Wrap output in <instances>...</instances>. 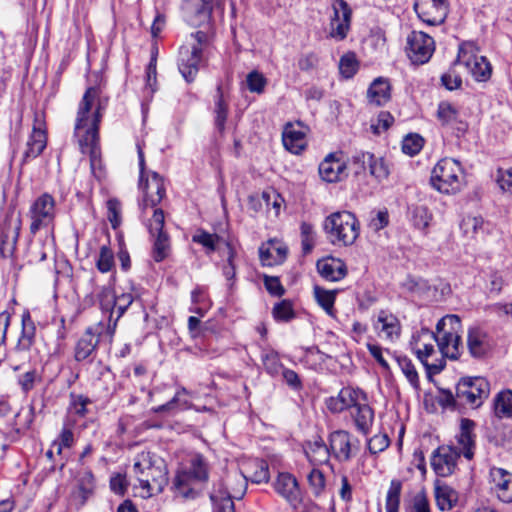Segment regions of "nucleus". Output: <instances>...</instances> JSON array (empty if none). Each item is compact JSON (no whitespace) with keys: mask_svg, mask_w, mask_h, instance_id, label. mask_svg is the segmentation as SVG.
<instances>
[{"mask_svg":"<svg viewBox=\"0 0 512 512\" xmlns=\"http://www.w3.org/2000/svg\"><path fill=\"white\" fill-rule=\"evenodd\" d=\"M107 101L100 98V90L89 87L84 93L77 111L74 136L79 146L99 140V127Z\"/></svg>","mask_w":512,"mask_h":512,"instance_id":"1","label":"nucleus"},{"mask_svg":"<svg viewBox=\"0 0 512 512\" xmlns=\"http://www.w3.org/2000/svg\"><path fill=\"white\" fill-rule=\"evenodd\" d=\"M132 470L138 482L133 486L135 495L143 499L162 493L168 484L166 466L163 463L153 462L150 453L139 454Z\"/></svg>","mask_w":512,"mask_h":512,"instance_id":"2","label":"nucleus"},{"mask_svg":"<svg viewBox=\"0 0 512 512\" xmlns=\"http://www.w3.org/2000/svg\"><path fill=\"white\" fill-rule=\"evenodd\" d=\"M246 489V478L237 472L214 481L209 493L213 512H235L234 500L242 499Z\"/></svg>","mask_w":512,"mask_h":512,"instance_id":"3","label":"nucleus"},{"mask_svg":"<svg viewBox=\"0 0 512 512\" xmlns=\"http://www.w3.org/2000/svg\"><path fill=\"white\" fill-rule=\"evenodd\" d=\"M208 480V464L200 454L192 456L188 469L178 471L173 489L183 499H195L200 495V485Z\"/></svg>","mask_w":512,"mask_h":512,"instance_id":"4","label":"nucleus"},{"mask_svg":"<svg viewBox=\"0 0 512 512\" xmlns=\"http://www.w3.org/2000/svg\"><path fill=\"white\" fill-rule=\"evenodd\" d=\"M327 238L333 245L350 246L359 236L360 225L349 211H338L325 218L323 224Z\"/></svg>","mask_w":512,"mask_h":512,"instance_id":"5","label":"nucleus"},{"mask_svg":"<svg viewBox=\"0 0 512 512\" xmlns=\"http://www.w3.org/2000/svg\"><path fill=\"white\" fill-rule=\"evenodd\" d=\"M191 37L193 42L180 48L178 61L179 71L187 82L195 79L209 44L208 34L203 30L191 34Z\"/></svg>","mask_w":512,"mask_h":512,"instance_id":"6","label":"nucleus"},{"mask_svg":"<svg viewBox=\"0 0 512 512\" xmlns=\"http://www.w3.org/2000/svg\"><path fill=\"white\" fill-rule=\"evenodd\" d=\"M463 181L462 167L455 159L443 158L432 169L430 183L440 193H457L461 190Z\"/></svg>","mask_w":512,"mask_h":512,"instance_id":"7","label":"nucleus"},{"mask_svg":"<svg viewBox=\"0 0 512 512\" xmlns=\"http://www.w3.org/2000/svg\"><path fill=\"white\" fill-rule=\"evenodd\" d=\"M435 344L438 345L437 333L426 328L414 333L410 342L413 352L427 371L438 374L444 369L445 360L442 357L435 358Z\"/></svg>","mask_w":512,"mask_h":512,"instance_id":"8","label":"nucleus"},{"mask_svg":"<svg viewBox=\"0 0 512 512\" xmlns=\"http://www.w3.org/2000/svg\"><path fill=\"white\" fill-rule=\"evenodd\" d=\"M460 327L461 321L457 315H446L438 321L436 333L438 349L442 358L457 359L459 357L461 343Z\"/></svg>","mask_w":512,"mask_h":512,"instance_id":"9","label":"nucleus"},{"mask_svg":"<svg viewBox=\"0 0 512 512\" xmlns=\"http://www.w3.org/2000/svg\"><path fill=\"white\" fill-rule=\"evenodd\" d=\"M28 217L30 219L29 231L35 235L40 230L53 231L56 217V202L52 195L43 193L31 204Z\"/></svg>","mask_w":512,"mask_h":512,"instance_id":"10","label":"nucleus"},{"mask_svg":"<svg viewBox=\"0 0 512 512\" xmlns=\"http://www.w3.org/2000/svg\"><path fill=\"white\" fill-rule=\"evenodd\" d=\"M456 63L463 65L478 82H485L491 77V64L486 57L479 55L478 48L472 42L460 45Z\"/></svg>","mask_w":512,"mask_h":512,"instance_id":"11","label":"nucleus"},{"mask_svg":"<svg viewBox=\"0 0 512 512\" xmlns=\"http://www.w3.org/2000/svg\"><path fill=\"white\" fill-rule=\"evenodd\" d=\"M490 392L489 382L483 377L463 378L456 386V397L460 405L477 408Z\"/></svg>","mask_w":512,"mask_h":512,"instance_id":"12","label":"nucleus"},{"mask_svg":"<svg viewBox=\"0 0 512 512\" xmlns=\"http://www.w3.org/2000/svg\"><path fill=\"white\" fill-rule=\"evenodd\" d=\"M164 223L162 209L153 210V215L145 220V225L153 238L152 257L156 262L166 259L171 251L169 235L163 230Z\"/></svg>","mask_w":512,"mask_h":512,"instance_id":"13","label":"nucleus"},{"mask_svg":"<svg viewBox=\"0 0 512 512\" xmlns=\"http://www.w3.org/2000/svg\"><path fill=\"white\" fill-rule=\"evenodd\" d=\"M144 178L145 176H140L139 187L143 192L142 216L147 219L153 215V210L157 209L156 206L165 196V188L162 177L156 172H151Z\"/></svg>","mask_w":512,"mask_h":512,"instance_id":"14","label":"nucleus"},{"mask_svg":"<svg viewBox=\"0 0 512 512\" xmlns=\"http://www.w3.org/2000/svg\"><path fill=\"white\" fill-rule=\"evenodd\" d=\"M435 50L432 37L422 31H412L407 37L406 53L413 64L429 61Z\"/></svg>","mask_w":512,"mask_h":512,"instance_id":"15","label":"nucleus"},{"mask_svg":"<svg viewBox=\"0 0 512 512\" xmlns=\"http://www.w3.org/2000/svg\"><path fill=\"white\" fill-rule=\"evenodd\" d=\"M104 340L108 341L104 323L99 322L95 326L87 328L76 343L75 360L81 362L88 359L95 352L99 342Z\"/></svg>","mask_w":512,"mask_h":512,"instance_id":"16","label":"nucleus"},{"mask_svg":"<svg viewBox=\"0 0 512 512\" xmlns=\"http://www.w3.org/2000/svg\"><path fill=\"white\" fill-rule=\"evenodd\" d=\"M329 445L331 453L340 462L349 461L360 449L359 440L344 430L332 432L329 437Z\"/></svg>","mask_w":512,"mask_h":512,"instance_id":"17","label":"nucleus"},{"mask_svg":"<svg viewBox=\"0 0 512 512\" xmlns=\"http://www.w3.org/2000/svg\"><path fill=\"white\" fill-rule=\"evenodd\" d=\"M22 220L19 214L7 213L0 224V251L3 255H12L16 249Z\"/></svg>","mask_w":512,"mask_h":512,"instance_id":"18","label":"nucleus"},{"mask_svg":"<svg viewBox=\"0 0 512 512\" xmlns=\"http://www.w3.org/2000/svg\"><path fill=\"white\" fill-rule=\"evenodd\" d=\"M47 145V134L45 129L44 115L36 112L34 114L32 132L26 142V148L23 152L22 162H28L37 158Z\"/></svg>","mask_w":512,"mask_h":512,"instance_id":"19","label":"nucleus"},{"mask_svg":"<svg viewBox=\"0 0 512 512\" xmlns=\"http://www.w3.org/2000/svg\"><path fill=\"white\" fill-rule=\"evenodd\" d=\"M414 9L419 18L429 25L443 23L448 13L446 0H416Z\"/></svg>","mask_w":512,"mask_h":512,"instance_id":"20","label":"nucleus"},{"mask_svg":"<svg viewBox=\"0 0 512 512\" xmlns=\"http://www.w3.org/2000/svg\"><path fill=\"white\" fill-rule=\"evenodd\" d=\"M459 457L456 447L440 446L432 454L431 466L438 476L447 477L455 471Z\"/></svg>","mask_w":512,"mask_h":512,"instance_id":"21","label":"nucleus"},{"mask_svg":"<svg viewBox=\"0 0 512 512\" xmlns=\"http://www.w3.org/2000/svg\"><path fill=\"white\" fill-rule=\"evenodd\" d=\"M275 491L293 508H298L302 502V493L298 480L288 472L279 473L274 481Z\"/></svg>","mask_w":512,"mask_h":512,"instance_id":"22","label":"nucleus"},{"mask_svg":"<svg viewBox=\"0 0 512 512\" xmlns=\"http://www.w3.org/2000/svg\"><path fill=\"white\" fill-rule=\"evenodd\" d=\"M332 9L330 36L337 40H343L350 29L351 9L344 0H335Z\"/></svg>","mask_w":512,"mask_h":512,"instance_id":"23","label":"nucleus"},{"mask_svg":"<svg viewBox=\"0 0 512 512\" xmlns=\"http://www.w3.org/2000/svg\"><path fill=\"white\" fill-rule=\"evenodd\" d=\"M186 22L194 27L209 26L212 14L210 0H186L184 5Z\"/></svg>","mask_w":512,"mask_h":512,"instance_id":"24","label":"nucleus"},{"mask_svg":"<svg viewBox=\"0 0 512 512\" xmlns=\"http://www.w3.org/2000/svg\"><path fill=\"white\" fill-rule=\"evenodd\" d=\"M360 402H367L366 394L353 387L342 388L336 397L327 400V407L333 413H340L349 408H355Z\"/></svg>","mask_w":512,"mask_h":512,"instance_id":"25","label":"nucleus"},{"mask_svg":"<svg viewBox=\"0 0 512 512\" xmlns=\"http://www.w3.org/2000/svg\"><path fill=\"white\" fill-rule=\"evenodd\" d=\"M492 492L504 503L512 502V473L498 467L490 469Z\"/></svg>","mask_w":512,"mask_h":512,"instance_id":"26","label":"nucleus"},{"mask_svg":"<svg viewBox=\"0 0 512 512\" xmlns=\"http://www.w3.org/2000/svg\"><path fill=\"white\" fill-rule=\"evenodd\" d=\"M319 175L326 182H339L348 175L347 165L336 153H330L320 163Z\"/></svg>","mask_w":512,"mask_h":512,"instance_id":"27","label":"nucleus"},{"mask_svg":"<svg viewBox=\"0 0 512 512\" xmlns=\"http://www.w3.org/2000/svg\"><path fill=\"white\" fill-rule=\"evenodd\" d=\"M307 128L300 122L287 123L282 133L284 147L293 154H300L306 148Z\"/></svg>","mask_w":512,"mask_h":512,"instance_id":"28","label":"nucleus"},{"mask_svg":"<svg viewBox=\"0 0 512 512\" xmlns=\"http://www.w3.org/2000/svg\"><path fill=\"white\" fill-rule=\"evenodd\" d=\"M353 163L363 170L368 169L371 176L378 181H383L389 176V168L383 158L375 157L370 152H358L353 156Z\"/></svg>","mask_w":512,"mask_h":512,"instance_id":"29","label":"nucleus"},{"mask_svg":"<svg viewBox=\"0 0 512 512\" xmlns=\"http://www.w3.org/2000/svg\"><path fill=\"white\" fill-rule=\"evenodd\" d=\"M437 118L442 125L456 130L457 135L464 134L468 129V124L461 118L459 110L450 102L442 101L439 103Z\"/></svg>","mask_w":512,"mask_h":512,"instance_id":"30","label":"nucleus"},{"mask_svg":"<svg viewBox=\"0 0 512 512\" xmlns=\"http://www.w3.org/2000/svg\"><path fill=\"white\" fill-rule=\"evenodd\" d=\"M374 328L381 338L388 341L393 342L400 337L401 324L399 319L385 310L378 313Z\"/></svg>","mask_w":512,"mask_h":512,"instance_id":"31","label":"nucleus"},{"mask_svg":"<svg viewBox=\"0 0 512 512\" xmlns=\"http://www.w3.org/2000/svg\"><path fill=\"white\" fill-rule=\"evenodd\" d=\"M474 422L469 419H462L460 432L457 435V444L460 455L462 454L467 460H472L475 454L476 443L473 433Z\"/></svg>","mask_w":512,"mask_h":512,"instance_id":"32","label":"nucleus"},{"mask_svg":"<svg viewBox=\"0 0 512 512\" xmlns=\"http://www.w3.org/2000/svg\"><path fill=\"white\" fill-rule=\"evenodd\" d=\"M259 256L265 266L278 265L286 259L287 248L278 240H269L259 248Z\"/></svg>","mask_w":512,"mask_h":512,"instance_id":"33","label":"nucleus"},{"mask_svg":"<svg viewBox=\"0 0 512 512\" xmlns=\"http://www.w3.org/2000/svg\"><path fill=\"white\" fill-rule=\"evenodd\" d=\"M36 326L29 311H25L21 316V334L15 346L16 352L29 351L35 342Z\"/></svg>","mask_w":512,"mask_h":512,"instance_id":"34","label":"nucleus"},{"mask_svg":"<svg viewBox=\"0 0 512 512\" xmlns=\"http://www.w3.org/2000/svg\"><path fill=\"white\" fill-rule=\"evenodd\" d=\"M319 274L327 281L336 282L347 274L345 263L337 258H327L317 262Z\"/></svg>","mask_w":512,"mask_h":512,"instance_id":"35","label":"nucleus"},{"mask_svg":"<svg viewBox=\"0 0 512 512\" xmlns=\"http://www.w3.org/2000/svg\"><path fill=\"white\" fill-rule=\"evenodd\" d=\"M83 154H88L90 158L91 174L97 180L105 177V168L101 158L100 139L88 142L86 146H79Z\"/></svg>","mask_w":512,"mask_h":512,"instance_id":"36","label":"nucleus"},{"mask_svg":"<svg viewBox=\"0 0 512 512\" xmlns=\"http://www.w3.org/2000/svg\"><path fill=\"white\" fill-rule=\"evenodd\" d=\"M304 452L312 465H321L329 461L331 449L327 447L321 438H317L306 442Z\"/></svg>","mask_w":512,"mask_h":512,"instance_id":"37","label":"nucleus"},{"mask_svg":"<svg viewBox=\"0 0 512 512\" xmlns=\"http://www.w3.org/2000/svg\"><path fill=\"white\" fill-rule=\"evenodd\" d=\"M492 411L499 420L512 419V390L504 389L494 396Z\"/></svg>","mask_w":512,"mask_h":512,"instance_id":"38","label":"nucleus"},{"mask_svg":"<svg viewBox=\"0 0 512 512\" xmlns=\"http://www.w3.org/2000/svg\"><path fill=\"white\" fill-rule=\"evenodd\" d=\"M390 90V83L387 79L382 77L375 79L367 91L369 102L377 106L384 105L390 100Z\"/></svg>","mask_w":512,"mask_h":512,"instance_id":"39","label":"nucleus"},{"mask_svg":"<svg viewBox=\"0 0 512 512\" xmlns=\"http://www.w3.org/2000/svg\"><path fill=\"white\" fill-rule=\"evenodd\" d=\"M99 307L104 313H108V323H113L115 316L116 295L111 286L106 285L95 291Z\"/></svg>","mask_w":512,"mask_h":512,"instance_id":"40","label":"nucleus"},{"mask_svg":"<svg viewBox=\"0 0 512 512\" xmlns=\"http://www.w3.org/2000/svg\"><path fill=\"white\" fill-rule=\"evenodd\" d=\"M133 303V296L130 293H123L119 296H116V305H115V318L113 323H107L106 326V335L108 337V343H112L113 336L115 334L116 326L118 320L123 316L128 307Z\"/></svg>","mask_w":512,"mask_h":512,"instance_id":"41","label":"nucleus"},{"mask_svg":"<svg viewBox=\"0 0 512 512\" xmlns=\"http://www.w3.org/2000/svg\"><path fill=\"white\" fill-rule=\"evenodd\" d=\"M357 429L367 434L373 424L374 412L366 402H360L352 414Z\"/></svg>","mask_w":512,"mask_h":512,"instance_id":"42","label":"nucleus"},{"mask_svg":"<svg viewBox=\"0 0 512 512\" xmlns=\"http://www.w3.org/2000/svg\"><path fill=\"white\" fill-rule=\"evenodd\" d=\"M435 498L441 511L450 510L458 501V493L450 486L443 484L435 488Z\"/></svg>","mask_w":512,"mask_h":512,"instance_id":"43","label":"nucleus"},{"mask_svg":"<svg viewBox=\"0 0 512 512\" xmlns=\"http://www.w3.org/2000/svg\"><path fill=\"white\" fill-rule=\"evenodd\" d=\"M228 111H229V103L226 97L223 94L221 86L217 87V94L215 97V107H214V114H215V125L216 128L223 132L225 129V123L228 117Z\"/></svg>","mask_w":512,"mask_h":512,"instance_id":"44","label":"nucleus"},{"mask_svg":"<svg viewBox=\"0 0 512 512\" xmlns=\"http://www.w3.org/2000/svg\"><path fill=\"white\" fill-rule=\"evenodd\" d=\"M314 297L317 303L323 308V310L329 315L334 316V303L336 300L337 290H327L318 285L313 288Z\"/></svg>","mask_w":512,"mask_h":512,"instance_id":"45","label":"nucleus"},{"mask_svg":"<svg viewBox=\"0 0 512 512\" xmlns=\"http://www.w3.org/2000/svg\"><path fill=\"white\" fill-rule=\"evenodd\" d=\"M467 346L473 357H481L486 352V342L484 333L478 328H472L468 331Z\"/></svg>","mask_w":512,"mask_h":512,"instance_id":"46","label":"nucleus"},{"mask_svg":"<svg viewBox=\"0 0 512 512\" xmlns=\"http://www.w3.org/2000/svg\"><path fill=\"white\" fill-rule=\"evenodd\" d=\"M75 444V436L71 425L65 424L58 437L52 442L51 447L56 449L57 455H61L65 449H70Z\"/></svg>","mask_w":512,"mask_h":512,"instance_id":"47","label":"nucleus"},{"mask_svg":"<svg viewBox=\"0 0 512 512\" xmlns=\"http://www.w3.org/2000/svg\"><path fill=\"white\" fill-rule=\"evenodd\" d=\"M402 491V482L398 479H393L390 482L389 489L386 495L385 508L386 512H398L400 506V496Z\"/></svg>","mask_w":512,"mask_h":512,"instance_id":"48","label":"nucleus"},{"mask_svg":"<svg viewBox=\"0 0 512 512\" xmlns=\"http://www.w3.org/2000/svg\"><path fill=\"white\" fill-rule=\"evenodd\" d=\"M410 220L415 228L425 230L432 220V214L423 205L413 206L410 209Z\"/></svg>","mask_w":512,"mask_h":512,"instance_id":"49","label":"nucleus"},{"mask_svg":"<svg viewBox=\"0 0 512 512\" xmlns=\"http://www.w3.org/2000/svg\"><path fill=\"white\" fill-rule=\"evenodd\" d=\"M272 315L277 322L291 321L296 316L293 303L288 299L276 303L272 309Z\"/></svg>","mask_w":512,"mask_h":512,"instance_id":"50","label":"nucleus"},{"mask_svg":"<svg viewBox=\"0 0 512 512\" xmlns=\"http://www.w3.org/2000/svg\"><path fill=\"white\" fill-rule=\"evenodd\" d=\"M307 481L314 496L319 497L323 494L326 487V479L320 469L312 468L307 475Z\"/></svg>","mask_w":512,"mask_h":512,"instance_id":"51","label":"nucleus"},{"mask_svg":"<svg viewBox=\"0 0 512 512\" xmlns=\"http://www.w3.org/2000/svg\"><path fill=\"white\" fill-rule=\"evenodd\" d=\"M261 359L265 370L272 376L278 375L283 369L279 355L274 350L264 351L261 355Z\"/></svg>","mask_w":512,"mask_h":512,"instance_id":"52","label":"nucleus"},{"mask_svg":"<svg viewBox=\"0 0 512 512\" xmlns=\"http://www.w3.org/2000/svg\"><path fill=\"white\" fill-rule=\"evenodd\" d=\"M396 361L409 383L413 387H417L419 384V377L412 361L408 357L402 355L397 356Z\"/></svg>","mask_w":512,"mask_h":512,"instance_id":"53","label":"nucleus"},{"mask_svg":"<svg viewBox=\"0 0 512 512\" xmlns=\"http://www.w3.org/2000/svg\"><path fill=\"white\" fill-rule=\"evenodd\" d=\"M94 491V477L91 473H85L78 483L76 497L80 498V502L83 505L86 500L92 495Z\"/></svg>","mask_w":512,"mask_h":512,"instance_id":"54","label":"nucleus"},{"mask_svg":"<svg viewBox=\"0 0 512 512\" xmlns=\"http://www.w3.org/2000/svg\"><path fill=\"white\" fill-rule=\"evenodd\" d=\"M220 237L216 234H211L205 230H198L193 236L192 241L205 247L208 251L214 252L216 250V244L219 242Z\"/></svg>","mask_w":512,"mask_h":512,"instance_id":"55","label":"nucleus"},{"mask_svg":"<svg viewBox=\"0 0 512 512\" xmlns=\"http://www.w3.org/2000/svg\"><path fill=\"white\" fill-rule=\"evenodd\" d=\"M358 61L355 54L348 53L341 57L339 62V71L345 78H351L355 75L358 70Z\"/></svg>","mask_w":512,"mask_h":512,"instance_id":"56","label":"nucleus"},{"mask_svg":"<svg viewBox=\"0 0 512 512\" xmlns=\"http://www.w3.org/2000/svg\"><path fill=\"white\" fill-rule=\"evenodd\" d=\"M191 299L193 304L200 306L194 309L191 308L190 311L199 314L201 317L204 316L205 312L210 307L205 290L201 287H196L191 293Z\"/></svg>","mask_w":512,"mask_h":512,"instance_id":"57","label":"nucleus"},{"mask_svg":"<svg viewBox=\"0 0 512 512\" xmlns=\"http://www.w3.org/2000/svg\"><path fill=\"white\" fill-rule=\"evenodd\" d=\"M186 394H187V391L185 388L179 389L170 401H168L167 403L160 405L156 408H153V411L155 413H162V412L171 411V410L175 409L176 407L187 408L188 401L182 399V396L186 395Z\"/></svg>","mask_w":512,"mask_h":512,"instance_id":"58","label":"nucleus"},{"mask_svg":"<svg viewBox=\"0 0 512 512\" xmlns=\"http://www.w3.org/2000/svg\"><path fill=\"white\" fill-rule=\"evenodd\" d=\"M96 267L102 273H107L114 267V254L108 246L104 245L100 248Z\"/></svg>","mask_w":512,"mask_h":512,"instance_id":"59","label":"nucleus"},{"mask_svg":"<svg viewBox=\"0 0 512 512\" xmlns=\"http://www.w3.org/2000/svg\"><path fill=\"white\" fill-rule=\"evenodd\" d=\"M122 206L118 199L111 198L107 201V218L113 229H117L122 222Z\"/></svg>","mask_w":512,"mask_h":512,"instance_id":"60","label":"nucleus"},{"mask_svg":"<svg viewBox=\"0 0 512 512\" xmlns=\"http://www.w3.org/2000/svg\"><path fill=\"white\" fill-rule=\"evenodd\" d=\"M423 142V138L417 134L408 135L402 142V151L407 155L414 156L422 149Z\"/></svg>","mask_w":512,"mask_h":512,"instance_id":"61","label":"nucleus"},{"mask_svg":"<svg viewBox=\"0 0 512 512\" xmlns=\"http://www.w3.org/2000/svg\"><path fill=\"white\" fill-rule=\"evenodd\" d=\"M247 86L249 91L254 93H262L267 84V80L263 74L258 71H252L247 75L246 78Z\"/></svg>","mask_w":512,"mask_h":512,"instance_id":"62","label":"nucleus"},{"mask_svg":"<svg viewBox=\"0 0 512 512\" xmlns=\"http://www.w3.org/2000/svg\"><path fill=\"white\" fill-rule=\"evenodd\" d=\"M90 403V399L83 395L71 394L70 411L79 417H84L88 412L87 405Z\"/></svg>","mask_w":512,"mask_h":512,"instance_id":"63","label":"nucleus"},{"mask_svg":"<svg viewBox=\"0 0 512 512\" xmlns=\"http://www.w3.org/2000/svg\"><path fill=\"white\" fill-rule=\"evenodd\" d=\"M496 182L505 193H512V167L508 169L499 168L496 173Z\"/></svg>","mask_w":512,"mask_h":512,"instance_id":"64","label":"nucleus"}]
</instances>
